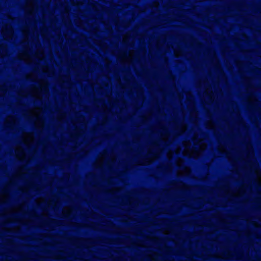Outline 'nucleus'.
Returning <instances> with one entry per match:
<instances>
[{"label": "nucleus", "instance_id": "7ed1b4c3", "mask_svg": "<svg viewBox=\"0 0 261 261\" xmlns=\"http://www.w3.org/2000/svg\"><path fill=\"white\" fill-rule=\"evenodd\" d=\"M100 0H99V2ZM100 16V11L99 10V17ZM100 24V20H99V25ZM100 34V31L99 30V34ZM100 38V36H99V38Z\"/></svg>", "mask_w": 261, "mask_h": 261}, {"label": "nucleus", "instance_id": "20e7f679", "mask_svg": "<svg viewBox=\"0 0 261 261\" xmlns=\"http://www.w3.org/2000/svg\"><path fill=\"white\" fill-rule=\"evenodd\" d=\"M99 51H100V45H99ZM100 60V55L99 54V60ZM100 70V66L99 65V71Z\"/></svg>", "mask_w": 261, "mask_h": 261}, {"label": "nucleus", "instance_id": "423d86ee", "mask_svg": "<svg viewBox=\"0 0 261 261\" xmlns=\"http://www.w3.org/2000/svg\"><path fill=\"white\" fill-rule=\"evenodd\" d=\"M38 102H39V100H36L35 101V102H34V103H37Z\"/></svg>", "mask_w": 261, "mask_h": 261}, {"label": "nucleus", "instance_id": "f257e3e1", "mask_svg": "<svg viewBox=\"0 0 261 261\" xmlns=\"http://www.w3.org/2000/svg\"><path fill=\"white\" fill-rule=\"evenodd\" d=\"M100 116V109H99V116ZM100 130V123H99V130ZM98 146H99V150L100 149V138H99V144H98Z\"/></svg>", "mask_w": 261, "mask_h": 261}, {"label": "nucleus", "instance_id": "39448f33", "mask_svg": "<svg viewBox=\"0 0 261 261\" xmlns=\"http://www.w3.org/2000/svg\"><path fill=\"white\" fill-rule=\"evenodd\" d=\"M98 90H99V95H100V87H99V89H98ZM100 103V100L99 99V103Z\"/></svg>", "mask_w": 261, "mask_h": 261}, {"label": "nucleus", "instance_id": "6e6552de", "mask_svg": "<svg viewBox=\"0 0 261 261\" xmlns=\"http://www.w3.org/2000/svg\"><path fill=\"white\" fill-rule=\"evenodd\" d=\"M98 80H99V81H100V76H99Z\"/></svg>", "mask_w": 261, "mask_h": 261}, {"label": "nucleus", "instance_id": "f03ea898", "mask_svg": "<svg viewBox=\"0 0 261 261\" xmlns=\"http://www.w3.org/2000/svg\"><path fill=\"white\" fill-rule=\"evenodd\" d=\"M98 169H99V172H100V164H99V167H98ZM100 186V183L99 182V186ZM100 196V191L99 190V196ZM100 205V204L99 203V205Z\"/></svg>", "mask_w": 261, "mask_h": 261}, {"label": "nucleus", "instance_id": "0eeeda50", "mask_svg": "<svg viewBox=\"0 0 261 261\" xmlns=\"http://www.w3.org/2000/svg\"><path fill=\"white\" fill-rule=\"evenodd\" d=\"M100 220V218L99 217V221ZM99 233L100 232V230H98ZM100 243V241H99V244Z\"/></svg>", "mask_w": 261, "mask_h": 261}]
</instances>
